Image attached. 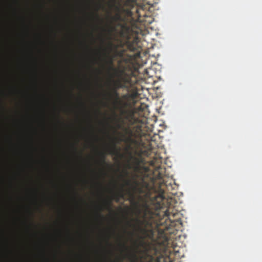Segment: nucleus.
Instances as JSON below:
<instances>
[{"label": "nucleus", "instance_id": "f257e3e1", "mask_svg": "<svg viewBox=\"0 0 262 262\" xmlns=\"http://www.w3.org/2000/svg\"><path fill=\"white\" fill-rule=\"evenodd\" d=\"M169 206L168 201L162 194H160L156 197L155 200L151 201L150 204L145 202L142 205L141 209L137 208V214L138 216L142 213L144 219L151 217L154 215H162L166 222L169 221V226H174L176 225L175 222L179 223L180 219L174 218L178 214L177 213H170Z\"/></svg>", "mask_w": 262, "mask_h": 262}, {"label": "nucleus", "instance_id": "f03ea898", "mask_svg": "<svg viewBox=\"0 0 262 262\" xmlns=\"http://www.w3.org/2000/svg\"><path fill=\"white\" fill-rule=\"evenodd\" d=\"M131 79L129 76L117 78V80H113L112 86L108 96L110 100H113V104L116 108H122L125 103L120 98L118 90L128 87L130 84Z\"/></svg>", "mask_w": 262, "mask_h": 262}, {"label": "nucleus", "instance_id": "7ed1b4c3", "mask_svg": "<svg viewBox=\"0 0 262 262\" xmlns=\"http://www.w3.org/2000/svg\"><path fill=\"white\" fill-rule=\"evenodd\" d=\"M134 221L136 223V226H135L136 231L141 234L139 236L140 239L139 246L143 247L145 245V242L144 241L146 238L150 239L154 238V231L151 229H147L142 227L144 224L145 221H142L137 217L134 220Z\"/></svg>", "mask_w": 262, "mask_h": 262}, {"label": "nucleus", "instance_id": "20e7f679", "mask_svg": "<svg viewBox=\"0 0 262 262\" xmlns=\"http://www.w3.org/2000/svg\"><path fill=\"white\" fill-rule=\"evenodd\" d=\"M116 13L114 16L111 17L112 24H115L116 26L112 25L109 28V32L112 33L116 30L117 27L124 28L126 26V19L121 15L120 4L115 6Z\"/></svg>", "mask_w": 262, "mask_h": 262}, {"label": "nucleus", "instance_id": "39448f33", "mask_svg": "<svg viewBox=\"0 0 262 262\" xmlns=\"http://www.w3.org/2000/svg\"><path fill=\"white\" fill-rule=\"evenodd\" d=\"M115 57L113 55H109L107 57V64L108 65V69L109 71H113L114 73L113 77L117 78L125 77V76H129L125 70V69H120L116 68L114 66V61Z\"/></svg>", "mask_w": 262, "mask_h": 262}, {"label": "nucleus", "instance_id": "423d86ee", "mask_svg": "<svg viewBox=\"0 0 262 262\" xmlns=\"http://www.w3.org/2000/svg\"><path fill=\"white\" fill-rule=\"evenodd\" d=\"M165 172V168H163L161 166H158L155 167L153 174L155 179L161 180L160 187L165 186L166 190L169 191V187H171V182L167 184V182H165V180L164 179Z\"/></svg>", "mask_w": 262, "mask_h": 262}, {"label": "nucleus", "instance_id": "0eeeda50", "mask_svg": "<svg viewBox=\"0 0 262 262\" xmlns=\"http://www.w3.org/2000/svg\"><path fill=\"white\" fill-rule=\"evenodd\" d=\"M134 2L131 0H125L123 2V6L120 5V8L122 13H124L128 16H132L133 15V12L131 10L125 8L124 7H132L133 5Z\"/></svg>", "mask_w": 262, "mask_h": 262}, {"label": "nucleus", "instance_id": "6e6552de", "mask_svg": "<svg viewBox=\"0 0 262 262\" xmlns=\"http://www.w3.org/2000/svg\"><path fill=\"white\" fill-rule=\"evenodd\" d=\"M111 50L113 52L112 55L115 58H122L124 56L125 51L124 49H118V46L110 43Z\"/></svg>", "mask_w": 262, "mask_h": 262}, {"label": "nucleus", "instance_id": "1a4fd4ad", "mask_svg": "<svg viewBox=\"0 0 262 262\" xmlns=\"http://www.w3.org/2000/svg\"><path fill=\"white\" fill-rule=\"evenodd\" d=\"M127 48L130 51L139 52V46L138 45V38H135L133 41H126Z\"/></svg>", "mask_w": 262, "mask_h": 262}, {"label": "nucleus", "instance_id": "9d476101", "mask_svg": "<svg viewBox=\"0 0 262 262\" xmlns=\"http://www.w3.org/2000/svg\"><path fill=\"white\" fill-rule=\"evenodd\" d=\"M136 13L138 15V19L139 21H143L144 19L142 18V16H145L144 11L141 8H136Z\"/></svg>", "mask_w": 262, "mask_h": 262}, {"label": "nucleus", "instance_id": "9b49d317", "mask_svg": "<svg viewBox=\"0 0 262 262\" xmlns=\"http://www.w3.org/2000/svg\"><path fill=\"white\" fill-rule=\"evenodd\" d=\"M104 206L105 208L108 210L111 209L112 206V200H107L104 201Z\"/></svg>", "mask_w": 262, "mask_h": 262}, {"label": "nucleus", "instance_id": "f8f14e48", "mask_svg": "<svg viewBox=\"0 0 262 262\" xmlns=\"http://www.w3.org/2000/svg\"><path fill=\"white\" fill-rule=\"evenodd\" d=\"M101 157V160L102 163H105V155L103 152L100 154Z\"/></svg>", "mask_w": 262, "mask_h": 262}, {"label": "nucleus", "instance_id": "ddd939ff", "mask_svg": "<svg viewBox=\"0 0 262 262\" xmlns=\"http://www.w3.org/2000/svg\"><path fill=\"white\" fill-rule=\"evenodd\" d=\"M161 257H157L156 258H154V257H151V260L153 262H160Z\"/></svg>", "mask_w": 262, "mask_h": 262}, {"label": "nucleus", "instance_id": "4468645a", "mask_svg": "<svg viewBox=\"0 0 262 262\" xmlns=\"http://www.w3.org/2000/svg\"><path fill=\"white\" fill-rule=\"evenodd\" d=\"M147 106L143 104H141V106L139 107V110L141 111H144L145 108H147Z\"/></svg>", "mask_w": 262, "mask_h": 262}, {"label": "nucleus", "instance_id": "2eb2a0df", "mask_svg": "<svg viewBox=\"0 0 262 262\" xmlns=\"http://www.w3.org/2000/svg\"><path fill=\"white\" fill-rule=\"evenodd\" d=\"M138 192L139 193H144V190L142 187H139L137 189Z\"/></svg>", "mask_w": 262, "mask_h": 262}, {"label": "nucleus", "instance_id": "dca6fc26", "mask_svg": "<svg viewBox=\"0 0 262 262\" xmlns=\"http://www.w3.org/2000/svg\"><path fill=\"white\" fill-rule=\"evenodd\" d=\"M116 201H118V196H120V197H122L123 196V194L121 193H118V194H117L116 195Z\"/></svg>", "mask_w": 262, "mask_h": 262}, {"label": "nucleus", "instance_id": "f3484780", "mask_svg": "<svg viewBox=\"0 0 262 262\" xmlns=\"http://www.w3.org/2000/svg\"><path fill=\"white\" fill-rule=\"evenodd\" d=\"M130 157L132 159H134V160L135 161L136 163L137 164H139V160L138 158H134L132 156H130Z\"/></svg>", "mask_w": 262, "mask_h": 262}, {"label": "nucleus", "instance_id": "a211bd4d", "mask_svg": "<svg viewBox=\"0 0 262 262\" xmlns=\"http://www.w3.org/2000/svg\"><path fill=\"white\" fill-rule=\"evenodd\" d=\"M117 128L118 129H121L122 128V125L119 123H117L116 124Z\"/></svg>", "mask_w": 262, "mask_h": 262}, {"label": "nucleus", "instance_id": "6ab92c4d", "mask_svg": "<svg viewBox=\"0 0 262 262\" xmlns=\"http://www.w3.org/2000/svg\"><path fill=\"white\" fill-rule=\"evenodd\" d=\"M142 187H145L146 188H147L148 184L143 181L142 184Z\"/></svg>", "mask_w": 262, "mask_h": 262}, {"label": "nucleus", "instance_id": "aec40b11", "mask_svg": "<svg viewBox=\"0 0 262 262\" xmlns=\"http://www.w3.org/2000/svg\"><path fill=\"white\" fill-rule=\"evenodd\" d=\"M125 132H126V133H128L130 135L132 134V132L131 130H130L129 129L125 128Z\"/></svg>", "mask_w": 262, "mask_h": 262}, {"label": "nucleus", "instance_id": "412c9836", "mask_svg": "<svg viewBox=\"0 0 262 262\" xmlns=\"http://www.w3.org/2000/svg\"><path fill=\"white\" fill-rule=\"evenodd\" d=\"M98 217H100V218H102V217H103V216H102V215L100 214V212H99V213H98Z\"/></svg>", "mask_w": 262, "mask_h": 262}, {"label": "nucleus", "instance_id": "4be33fe9", "mask_svg": "<svg viewBox=\"0 0 262 262\" xmlns=\"http://www.w3.org/2000/svg\"><path fill=\"white\" fill-rule=\"evenodd\" d=\"M127 96L126 95H124L122 96V97L123 99H126V98H127Z\"/></svg>", "mask_w": 262, "mask_h": 262}, {"label": "nucleus", "instance_id": "5701e85b", "mask_svg": "<svg viewBox=\"0 0 262 262\" xmlns=\"http://www.w3.org/2000/svg\"><path fill=\"white\" fill-rule=\"evenodd\" d=\"M122 245L123 247H126V246H125V244H123Z\"/></svg>", "mask_w": 262, "mask_h": 262}, {"label": "nucleus", "instance_id": "b1692460", "mask_svg": "<svg viewBox=\"0 0 262 262\" xmlns=\"http://www.w3.org/2000/svg\"><path fill=\"white\" fill-rule=\"evenodd\" d=\"M164 188H162L161 189L163 190V191L164 190Z\"/></svg>", "mask_w": 262, "mask_h": 262}, {"label": "nucleus", "instance_id": "393cba45", "mask_svg": "<svg viewBox=\"0 0 262 262\" xmlns=\"http://www.w3.org/2000/svg\"><path fill=\"white\" fill-rule=\"evenodd\" d=\"M114 2H116L117 0H113Z\"/></svg>", "mask_w": 262, "mask_h": 262}]
</instances>
